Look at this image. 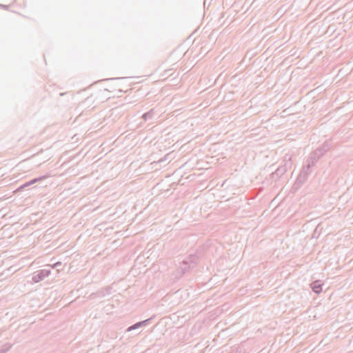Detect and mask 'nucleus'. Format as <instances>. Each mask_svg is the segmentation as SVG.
<instances>
[{"label": "nucleus", "mask_w": 353, "mask_h": 353, "mask_svg": "<svg viewBox=\"0 0 353 353\" xmlns=\"http://www.w3.org/2000/svg\"><path fill=\"white\" fill-rule=\"evenodd\" d=\"M314 165L306 161V164L303 166L296 180L295 184L298 186L302 185L307 180L309 175L312 172Z\"/></svg>", "instance_id": "nucleus-1"}, {"label": "nucleus", "mask_w": 353, "mask_h": 353, "mask_svg": "<svg viewBox=\"0 0 353 353\" xmlns=\"http://www.w3.org/2000/svg\"><path fill=\"white\" fill-rule=\"evenodd\" d=\"M290 157L288 158V160L284 165H281L275 172L271 174V178L272 180L277 181L288 170L289 168L291 167Z\"/></svg>", "instance_id": "nucleus-2"}, {"label": "nucleus", "mask_w": 353, "mask_h": 353, "mask_svg": "<svg viewBox=\"0 0 353 353\" xmlns=\"http://www.w3.org/2000/svg\"><path fill=\"white\" fill-rule=\"evenodd\" d=\"M50 273V269H43L38 270L33 274L32 280L35 283H39L43 281L45 278L48 277Z\"/></svg>", "instance_id": "nucleus-3"}, {"label": "nucleus", "mask_w": 353, "mask_h": 353, "mask_svg": "<svg viewBox=\"0 0 353 353\" xmlns=\"http://www.w3.org/2000/svg\"><path fill=\"white\" fill-rule=\"evenodd\" d=\"M194 268V265L189 264L186 260L183 261L180 266L176 271V278H180L185 274L190 269Z\"/></svg>", "instance_id": "nucleus-4"}, {"label": "nucleus", "mask_w": 353, "mask_h": 353, "mask_svg": "<svg viewBox=\"0 0 353 353\" xmlns=\"http://www.w3.org/2000/svg\"><path fill=\"white\" fill-rule=\"evenodd\" d=\"M323 156H324V154H323L321 150H319L316 148L315 150H314L310 154V156L308 157L306 161L311 163L312 165L315 166L316 163Z\"/></svg>", "instance_id": "nucleus-5"}, {"label": "nucleus", "mask_w": 353, "mask_h": 353, "mask_svg": "<svg viewBox=\"0 0 353 353\" xmlns=\"http://www.w3.org/2000/svg\"><path fill=\"white\" fill-rule=\"evenodd\" d=\"M48 176V175H43V176H39V177H37V178L32 179L30 180L29 181H27V182L23 183L22 185H21L17 189V191H21V190H24L25 188L35 184L37 182H39V181H42L43 179H47Z\"/></svg>", "instance_id": "nucleus-6"}, {"label": "nucleus", "mask_w": 353, "mask_h": 353, "mask_svg": "<svg viewBox=\"0 0 353 353\" xmlns=\"http://www.w3.org/2000/svg\"><path fill=\"white\" fill-rule=\"evenodd\" d=\"M152 318L153 317L148 318L144 321H139L130 325L127 328L126 332H131L132 330L148 325L150 323Z\"/></svg>", "instance_id": "nucleus-7"}, {"label": "nucleus", "mask_w": 353, "mask_h": 353, "mask_svg": "<svg viewBox=\"0 0 353 353\" xmlns=\"http://www.w3.org/2000/svg\"><path fill=\"white\" fill-rule=\"evenodd\" d=\"M322 283L320 280H316L310 284L312 291L319 294L322 292Z\"/></svg>", "instance_id": "nucleus-8"}, {"label": "nucleus", "mask_w": 353, "mask_h": 353, "mask_svg": "<svg viewBox=\"0 0 353 353\" xmlns=\"http://www.w3.org/2000/svg\"><path fill=\"white\" fill-rule=\"evenodd\" d=\"M331 147V141H325L321 146L317 148L319 150H321V152L323 153V154H325Z\"/></svg>", "instance_id": "nucleus-9"}, {"label": "nucleus", "mask_w": 353, "mask_h": 353, "mask_svg": "<svg viewBox=\"0 0 353 353\" xmlns=\"http://www.w3.org/2000/svg\"><path fill=\"white\" fill-rule=\"evenodd\" d=\"M154 116V109H151L148 112H145L144 114H143L141 118L145 121H147L152 120L153 119Z\"/></svg>", "instance_id": "nucleus-10"}, {"label": "nucleus", "mask_w": 353, "mask_h": 353, "mask_svg": "<svg viewBox=\"0 0 353 353\" xmlns=\"http://www.w3.org/2000/svg\"><path fill=\"white\" fill-rule=\"evenodd\" d=\"M110 291H111L110 288H102V289L99 290V291H97V292L96 294L99 297H103L106 294H110L111 292Z\"/></svg>", "instance_id": "nucleus-11"}, {"label": "nucleus", "mask_w": 353, "mask_h": 353, "mask_svg": "<svg viewBox=\"0 0 353 353\" xmlns=\"http://www.w3.org/2000/svg\"><path fill=\"white\" fill-rule=\"evenodd\" d=\"M186 261H188L189 264L194 266V265L197 263L198 256L196 255H190Z\"/></svg>", "instance_id": "nucleus-12"}, {"label": "nucleus", "mask_w": 353, "mask_h": 353, "mask_svg": "<svg viewBox=\"0 0 353 353\" xmlns=\"http://www.w3.org/2000/svg\"><path fill=\"white\" fill-rule=\"evenodd\" d=\"M335 31H336V26L334 23H332L327 27V30L325 32V34H327L330 36H331L334 33Z\"/></svg>", "instance_id": "nucleus-13"}, {"label": "nucleus", "mask_w": 353, "mask_h": 353, "mask_svg": "<svg viewBox=\"0 0 353 353\" xmlns=\"http://www.w3.org/2000/svg\"><path fill=\"white\" fill-rule=\"evenodd\" d=\"M10 346L6 347V345L0 346V353H6L9 349Z\"/></svg>", "instance_id": "nucleus-14"}, {"label": "nucleus", "mask_w": 353, "mask_h": 353, "mask_svg": "<svg viewBox=\"0 0 353 353\" xmlns=\"http://www.w3.org/2000/svg\"><path fill=\"white\" fill-rule=\"evenodd\" d=\"M61 265V262H57V263L54 264V266H55V267H58V266H59V265Z\"/></svg>", "instance_id": "nucleus-15"}, {"label": "nucleus", "mask_w": 353, "mask_h": 353, "mask_svg": "<svg viewBox=\"0 0 353 353\" xmlns=\"http://www.w3.org/2000/svg\"><path fill=\"white\" fill-rule=\"evenodd\" d=\"M66 94V92H61L59 94L60 96H63Z\"/></svg>", "instance_id": "nucleus-16"}]
</instances>
